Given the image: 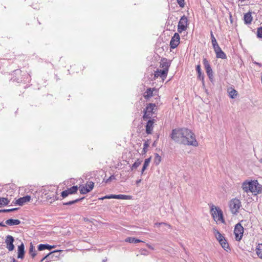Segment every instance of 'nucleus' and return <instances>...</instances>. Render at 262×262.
Here are the masks:
<instances>
[{"label":"nucleus","mask_w":262,"mask_h":262,"mask_svg":"<svg viewBox=\"0 0 262 262\" xmlns=\"http://www.w3.org/2000/svg\"><path fill=\"white\" fill-rule=\"evenodd\" d=\"M171 138L176 142L184 145L196 147L199 145L194 134L186 128L173 129Z\"/></svg>","instance_id":"f257e3e1"},{"label":"nucleus","mask_w":262,"mask_h":262,"mask_svg":"<svg viewBox=\"0 0 262 262\" xmlns=\"http://www.w3.org/2000/svg\"><path fill=\"white\" fill-rule=\"evenodd\" d=\"M242 189L246 193L251 192L253 195H256L261 191V186L257 181H246L242 184Z\"/></svg>","instance_id":"f03ea898"},{"label":"nucleus","mask_w":262,"mask_h":262,"mask_svg":"<svg viewBox=\"0 0 262 262\" xmlns=\"http://www.w3.org/2000/svg\"><path fill=\"white\" fill-rule=\"evenodd\" d=\"M211 213L214 220L216 222H224L223 212L220 208L212 205L211 208Z\"/></svg>","instance_id":"7ed1b4c3"},{"label":"nucleus","mask_w":262,"mask_h":262,"mask_svg":"<svg viewBox=\"0 0 262 262\" xmlns=\"http://www.w3.org/2000/svg\"><path fill=\"white\" fill-rule=\"evenodd\" d=\"M229 206L231 213L233 214H236L239 212L242 204L239 200L235 198L230 200Z\"/></svg>","instance_id":"20e7f679"},{"label":"nucleus","mask_w":262,"mask_h":262,"mask_svg":"<svg viewBox=\"0 0 262 262\" xmlns=\"http://www.w3.org/2000/svg\"><path fill=\"white\" fill-rule=\"evenodd\" d=\"M156 107V105L152 103H149L147 105L143 116V120H146L151 118L155 114Z\"/></svg>","instance_id":"39448f33"},{"label":"nucleus","mask_w":262,"mask_h":262,"mask_svg":"<svg viewBox=\"0 0 262 262\" xmlns=\"http://www.w3.org/2000/svg\"><path fill=\"white\" fill-rule=\"evenodd\" d=\"M244 228L240 223L237 224L234 228V233L235 236V239L239 241L243 235Z\"/></svg>","instance_id":"423d86ee"},{"label":"nucleus","mask_w":262,"mask_h":262,"mask_svg":"<svg viewBox=\"0 0 262 262\" xmlns=\"http://www.w3.org/2000/svg\"><path fill=\"white\" fill-rule=\"evenodd\" d=\"M187 21V18L185 16L181 18L178 25V31L179 33L186 30L188 25Z\"/></svg>","instance_id":"0eeeda50"},{"label":"nucleus","mask_w":262,"mask_h":262,"mask_svg":"<svg viewBox=\"0 0 262 262\" xmlns=\"http://www.w3.org/2000/svg\"><path fill=\"white\" fill-rule=\"evenodd\" d=\"M132 196L130 195H124V194H111L105 195L102 198H100V200L104 199H121V200H130Z\"/></svg>","instance_id":"6e6552de"},{"label":"nucleus","mask_w":262,"mask_h":262,"mask_svg":"<svg viewBox=\"0 0 262 262\" xmlns=\"http://www.w3.org/2000/svg\"><path fill=\"white\" fill-rule=\"evenodd\" d=\"M94 183L93 182L87 183L85 186H80L79 187L80 192L81 194H86L90 192L94 188Z\"/></svg>","instance_id":"1a4fd4ad"},{"label":"nucleus","mask_w":262,"mask_h":262,"mask_svg":"<svg viewBox=\"0 0 262 262\" xmlns=\"http://www.w3.org/2000/svg\"><path fill=\"white\" fill-rule=\"evenodd\" d=\"M179 43H180V35L178 33H175L170 42V45L171 48H172V49L176 48L179 45Z\"/></svg>","instance_id":"9d476101"},{"label":"nucleus","mask_w":262,"mask_h":262,"mask_svg":"<svg viewBox=\"0 0 262 262\" xmlns=\"http://www.w3.org/2000/svg\"><path fill=\"white\" fill-rule=\"evenodd\" d=\"M14 239V238L11 235H8L6 237L5 240V243L7 245V248L10 251H11L14 250V246L13 245V242Z\"/></svg>","instance_id":"9b49d317"},{"label":"nucleus","mask_w":262,"mask_h":262,"mask_svg":"<svg viewBox=\"0 0 262 262\" xmlns=\"http://www.w3.org/2000/svg\"><path fill=\"white\" fill-rule=\"evenodd\" d=\"M31 200V197L29 195H26L21 198H19L16 201V204L20 206H23L26 203L30 202Z\"/></svg>","instance_id":"f8f14e48"},{"label":"nucleus","mask_w":262,"mask_h":262,"mask_svg":"<svg viewBox=\"0 0 262 262\" xmlns=\"http://www.w3.org/2000/svg\"><path fill=\"white\" fill-rule=\"evenodd\" d=\"M168 73V71L162 69V70H157V71H156L155 74V76L156 77H160L163 79L165 78L167 76Z\"/></svg>","instance_id":"ddd939ff"},{"label":"nucleus","mask_w":262,"mask_h":262,"mask_svg":"<svg viewBox=\"0 0 262 262\" xmlns=\"http://www.w3.org/2000/svg\"><path fill=\"white\" fill-rule=\"evenodd\" d=\"M154 119H150L147 121L146 125V132L147 134H150L153 129Z\"/></svg>","instance_id":"4468645a"},{"label":"nucleus","mask_w":262,"mask_h":262,"mask_svg":"<svg viewBox=\"0 0 262 262\" xmlns=\"http://www.w3.org/2000/svg\"><path fill=\"white\" fill-rule=\"evenodd\" d=\"M170 65L169 61L165 58H164L161 60L160 62V67L162 68V69L168 71V68Z\"/></svg>","instance_id":"2eb2a0df"},{"label":"nucleus","mask_w":262,"mask_h":262,"mask_svg":"<svg viewBox=\"0 0 262 262\" xmlns=\"http://www.w3.org/2000/svg\"><path fill=\"white\" fill-rule=\"evenodd\" d=\"M214 52L216 54V56L217 58H222V59H226V55L225 53L222 50L221 48L220 47L217 49L214 50Z\"/></svg>","instance_id":"dca6fc26"},{"label":"nucleus","mask_w":262,"mask_h":262,"mask_svg":"<svg viewBox=\"0 0 262 262\" xmlns=\"http://www.w3.org/2000/svg\"><path fill=\"white\" fill-rule=\"evenodd\" d=\"M24 245L23 243L18 247V258H23L24 256Z\"/></svg>","instance_id":"f3484780"},{"label":"nucleus","mask_w":262,"mask_h":262,"mask_svg":"<svg viewBox=\"0 0 262 262\" xmlns=\"http://www.w3.org/2000/svg\"><path fill=\"white\" fill-rule=\"evenodd\" d=\"M196 71L198 73V78L202 80L203 84H204V75L201 72V66L200 64L196 66Z\"/></svg>","instance_id":"a211bd4d"},{"label":"nucleus","mask_w":262,"mask_h":262,"mask_svg":"<svg viewBox=\"0 0 262 262\" xmlns=\"http://www.w3.org/2000/svg\"><path fill=\"white\" fill-rule=\"evenodd\" d=\"M252 20V17L250 12L247 13L244 15V21L245 24H250L251 23Z\"/></svg>","instance_id":"6ab92c4d"},{"label":"nucleus","mask_w":262,"mask_h":262,"mask_svg":"<svg viewBox=\"0 0 262 262\" xmlns=\"http://www.w3.org/2000/svg\"><path fill=\"white\" fill-rule=\"evenodd\" d=\"M20 223V221L18 220L9 219L6 221V224L10 226L17 225Z\"/></svg>","instance_id":"aec40b11"},{"label":"nucleus","mask_w":262,"mask_h":262,"mask_svg":"<svg viewBox=\"0 0 262 262\" xmlns=\"http://www.w3.org/2000/svg\"><path fill=\"white\" fill-rule=\"evenodd\" d=\"M222 248L227 251L229 250V246L225 238L219 242Z\"/></svg>","instance_id":"412c9836"},{"label":"nucleus","mask_w":262,"mask_h":262,"mask_svg":"<svg viewBox=\"0 0 262 262\" xmlns=\"http://www.w3.org/2000/svg\"><path fill=\"white\" fill-rule=\"evenodd\" d=\"M213 233L215 238L219 242L220 241H222V239L225 238L224 236L216 229H213Z\"/></svg>","instance_id":"4be33fe9"},{"label":"nucleus","mask_w":262,"mask_h":262,"mask_svg":"<svg viewBox=\"0 0 262 262\" xmlns=\"http://www.w3.org/2000/svg\"><path fill=\"white\" fill-rule=\"evenodd\" d=\"M53 248H54V246H51L48 244H40L38 246V250L39 251H42L45 249L51 250Z\"/></svg>","instance_id":"5701e85b"},{"label":"nucleus","mask_w":262,"mask_h":262,"mask_svg":"<svg viewBox=\"0 0 262 262\" xmlns=\"http://www.w3.org/2000/svg\"><path fill=\"white\" fill-rule=\"evenodd\" d=\"M125 242H128L129 243H135V244L140 243V242H143L141 240H140L139 239H137V238H136L133 237H127L126 238H125Z\"/></svg>","instance_id":"b1692460"},{"label":"nucleus","mask_w":262,"mask_h":262,"mask_svg":"<svg viewBox=\"0 0 262 262\" xmlns=\"http://www.w3.org/2000/svg\"><path fill=\"white\" fill-rule=\"evenodd\" d=\"M228 92L229 93V96L232 99L235 98L237 95V92L232 88L228 89Z\"/></svg>","instance_id":"393cba45"},{"label":"nucleus","mask_w":262,"mask_h":262,"mask_svg":"<svg viewBox=\"0 0 262 262\" xmlns=\"http://www.w3.org/2000/svg\"><path fill=\"white\" fill-rule=\"evenodd\" d=\"M256 253L258 256L262 259V243L259 244L256 249Z\"/></svg>","instance_id":"a878e982"},{"label":"nucleus","mask_w":262,"mask_h":262,"mask_svg":"<svg viewBox=\"0 0 262 262\" xmlns=\"http://www.w3.org/2000/svg\"><path fill=\"white\" fill-rule=\"evenodd\" d=\"M9 202L10 201L7 198H0V207L7 205Z\"/></svg>","instance_id":"bb28decb"},{"label":"nucleus","mask_w":262,"mask_h":262,"mask_svg":"<svg viewBox=\"0 0 262 262\" xmlns=\"http://www.w3.org/2000/svg\"><path fill=\"white\" fill-rule=\"evenodd\" d=\"M150 158H147L146 159H145V161H144V165H143V166L142 167V174L143 173L144 171H145V170L147 168V167L149 165V164L150 162Z\"/></svg>","instance_id":"cd10ccee"},{"label":"nucleus","mask_w":262,"mask_h":262,"mask_svg":"<svg viewBox=\"0 0 262 262\" xmlns=\"http://www.w3.org/2000/svg\"><path fill=\"white\" fill-rule=\"evenodd\" d=\"M78 190V187L77 186H74L70 188L67 189L69 194H72L75 193Z\"/></svg>","instance_id":"c85d7f7f"},{"label":"nucleus","mask_w":262,"mask_h":262,"mask_svg":"<svg viewBox=\"0 0 262 262\" xmlns=\"http://www.w3.org/2000/svg\"><path fill=\"white\" fill-rule=\"evenodd\" d=\"M206 71L209 78L210 80H212L213 79V72L211 68L206 69Z\"/></svg>","instance_id":"c756f323"},{"label":"nucleus","mask_w":262,"mask_h":262,"mask_svg":"<svg viewBox=\"0 0 262 262\" xmlns=\"http://www.w3.org/2000/svg\"><path fill=\"white\" fill-rule=\"evenodd\" d=\"M152 96V91L151 89H148L145 92L144 94V97L146 99H148Z\"/></svg>","instance_id":"7c9ffc66"},{"label":"nucleus","mask_w":262,"mask_h":262,"mask_svg":"<svg viewBox=\"0 0 262 262\" xmlns=\"http://www.w3.org/2000/svg\"><path fill=\"white\" fill-rule=\"evenodd\" d=\"M29 254L34 257L36 255L35 250L33 245H31L29 248Z\"/></svg>","instance_id":"2f4dec72"},{"label":"nucleus","mask_w":262,"mask_h":262,"mask_svg":"<svg viewBox=\"0 0 262 262\" xmlns=\"http://www.w3.org/2000/svg\"><path fill=\"white\" fill-rule=\"evenodd\" d=\"M149 146V142L148 141H146L143 144V152L145 154L147 151V148Z\"/></svg>","instance_id":"473e14b6"},{"label":"nucleus","mask_w":262,"mask_h":262,"mask_svg":"<svg viewBox=\"0 0 262 262\" xmlns=\"http://www.w3.org/2000/svg\"><path fill=\"white\" fill-rule=\"evenodd\" d=\"M141 162L142 161H140V160H137L133 165L132 167V169L133 170V169L137 168L141 164Z\"/></svg>","instance_id":"72a5a7b5"},{"label":"nucleus","mask_w":262,"mask_h":262,"mask_svg":"<svg viewBox=\"0 0 262 262\" xmlns=\"http://www.w3.org/2000/svg\"><path fill=\"white\" fill-rule=\"evenodd\" d=\"M203 64H204V68H205V70L211 67L210 64H209V63L208 61L207 60L206 58H204L203 59Z\"/></svg>","instance_id":"f704fd0d"},{"label":"nucleus","mask_w":262,"mask_h":262,"mask_svg":"<svg viewBox=\"0 0 262 262\" xmlns=\"http://www.w3.org/2000/svg\"><path fill=\"white\" fill-rule=\"evenodd\" d=\"M211 42H212L213 48L214 50L220 48L216 39H214V40L213 39V41H211Z\"/></svg>","instance_id":"c9c22d12"},{"label":"nucleus","mask_w":262,"mask_h":262,"mask_svg":"<svg viewBox=\"0 0 262 262\" xmlns=\"http://www.w3.org/2000/svg\"><path fill=\"white\" fill-rule=\"evenodd\" d=\"M161 161V157L158 154H156L155 155V162L158 164Z\"/></svg>","instance_id":"e433bc0d"},{"label":"nucleus","mask_w":262,"mask_h":262,"mask_svg":"<svg viewBox=\"0 0 262 262\" xmlns=\"http://www.w3.org/2000/svg\"><path fill=\"white\" fill-rule=\"evenodd\" d=\"M140 253L143 255H148L149 254V252L145 249H141L140 250Z\"/></svg>","instance_id":"4c0bfd02"},{"label":"nucleus","mask_w":262,"mask_h":262,"mask_svg":"<svg viewBox=\"0 0 262 262\" xmlns=\"http://www.w3.org/2000/svg\"><path fill=\"white\" fill-rule=\"evenodd\" d=\"M80 200V199H76L75 200H73V201H69L68 202H66V203H63V205H72V204H74V203H77Z\"/></svg>","instance_id":"58836bf2"},{"label":"nucleus","mask_w":262,"mask_h":262,"mask_svg":"<svg viewBox=\"0 0 262 262\" xmlns=\"http://www.w3.org/2000/svg\"><path fill=\"white\" fill-rule=\"evenodd\" d=\"M17 210V208L0 210V212H10Z\"/></svg>","instance_id":"ea45409f"},{"label":"nucleus","mask_w":262,"mask_h":262,"mask_svg":"<svg viewBox=\"0 0 262 262\" xmlns=\"http://www.w3.org/2000/svg\"><path fill=\"white\" fill-rule=\"evenodd\" d=\"M257 36L259 38H262V27L257 29Z\"/></svg>","instance_id":"a19ab883"},{"label":"nucleus","mask_w":262,"mask_h":262,"mask_svg":"<svg viewBox=\"0 0 262 262\" xmlns=\"http://www.w3.org/2000/svg\"><path fill=\"white\" fill-rule=\"evenodd\" d=\"M115 176L114 175H112L108 179H107L106 180H104V181L106 183H110L112 180H115Z\"/></svg>","instance_id":"79ce46f5"},{"label":"nucleus","mask_w":262,"mask_h":262,"mask_svg":"<svg viewBox=\"0 0 262 262\" xmlns=\"http://www.w3.org/2000/svg\"><path fill=\"white\" fill-rule=\"evenodd\" d=\"M165 225L166 226H167L168 227H170V225H168L166 223H156L155 224V226H160V225Z\"/></svg>","instance_id":"37998d69"},{"label":"nucleus","mask_w":262,"mask_h":262,"mask_svg":"<svg viewBox=\"0 0 262 262\" xmlns=\"http://www.w3.org/2000/svg\"><path fill=\"white\" fill-rule=\"evenodd\" d=\"M68 195H69V194H68V191H67V190H66L64 191H63L61 192V196L63 198H64L67 197V196H68Z\"/></svg>","instance_id":"c03bdc74"},{"label":"nucleus","mask_w":262,"mask_h":262,"mask_svg":"<svg viewBox=\"0 0 262 262\" xmlns=\"http://www.w3.org/2000/svg\"><path fill=\"white\" fill-rule=\"evenodd\" d=\"M178 3L180 7H183L184 6V0H177Z\"/></svg>","instance_id":"a18cd8bd"},{"label":"nucleus","mask_w":262,"mask_h":262,"mask_svg":"<svg viewBox=\"0 0 262 262\" xmlns=\"http://www.w3.org/2000/svg\"><path fill=\"white\" fill-rule=\"evenodd\" d=\"M146 246L149 248L150 249L152 250H155V248L153 246H152L151 245H150V244H146Z\"/></svg>","instance_id":"49530a36"},{"label":"nucleus","mask_w":262,"mask_h":262,"mask_svg":"<svg viewBox=\"0 0 262 262\" xmlns=\"http://www.w3.org/2000/svg\"><path fill=\"white\" fill-rule=\"evenodd\" d=\"M210 36H211V41H213V39H214V40L216 39L215 37L214 36L212 31L211 32Z\"/></svg>","instance_id":"de8ad7c7"},{"label":"nucleus","mask_w":262,"mask_h":262,"mask_svg":"<svg viewBox=\"0 0 262 262\" xmlns=\"http://www.w3.org/2000/svg\"><path fill=\"white\" fill-rule=\"evenodd\" d=\"M52 253H53V252L50 253V254H48V255H46L45 257H43V258L41 260V261H42L43 260H45V258H46L47 257L49 256H50V255H51Z\"/></svg>","instance_id":"09e8293b"},{"label":"nucleus","mask_w":262,"mask_h":262,"mask_svg":"<svg viewBox=\"0 0 262 262\" xmlns=\"http://www.w3.org/2000/svg\"><path fill=\"white\" fill-rule=\"evenodd\" d=\"M52 197H50V199H52ZM58 199V198L57 197V196H53V201L57 200Z\"/></svg>","instance_id":"8fccbe9b"},{"label":"nucleus","mask_w":262,"mask_h":262,"mask_svg":"<svg viewBox=\"0 0 262 262\" xmlns=\"http://www.w3.org/2000/svg\"><path fill=\"white\" fill-rule=\"evenodd\" d=\"M253 63H254V64H256V65H258V66H260V67H261V64L260 63H258V62H256V61L253 62Z\"/></svg>","instance_id":"3c124183"},{"label":"nucleus","mask_w":262,"mask_h":262,"mask_svg":"<svg viewBox=\"0 0 262 262\" xmlns=\"http://www.w3.org/2000/svg\"><path fill=\"white\" fill-rule=\"evenodd\" d=\"M141 179H139V180H137V181H136V183H137V184H139V183L141 182Z\"/></svg>","instance_id":"603ef678"},{"label":"nucleus","mask_w":262,"mask_h":262,"mask_svg":"<svg viewBox=\"0 0 262 262\" xmlns=\"http://www.w3.org/2000/svg\"><path fill=\"white\" fill-rule=\"evenodd\" d=\"M0 226H5V225H4L3 223H0Z\"/></svg>","instance_id":"864d4df0"},{"label":"nucleus","mask_w":262,"mask_h":262,"mask_svg":"<svg viewBox=\"0 0 262 262\" xmlns=\"http://www.w3.org/2000/svg\"><path fill=\"white\" fill-rule=\"evenodd\" d=\"M259 162L260 163H261V164H262V158H261V159H260L259 160Z\"/></svg>","instance_id":"5fc2aeb1"},{"label":"nucleus","mask_w":262,"mask_h":262,"mask_svg":"<svg viewBox=\"0 0 262 262\" xmlns=\"http://www.w3.org/2000/svg\"><path fill=\"white\" fill-rule=\"evenodd\" d=\"M261 83H262V76L261 77Z\"/></svg>","instance_id":"6e6d98bb"}]
</instances>
